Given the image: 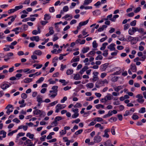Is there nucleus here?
<instances>
[{"label": "nucleus", "instance_id": "f257e3e1", "mask_svg": "<svg viewBox=\"0 0 146 146\" xmlns=\"http://www.w3.org/2000/svg\"><path fill=\"white\" fill-rule=\"evenodd\" d=\"M66 106L65 104H58L56 106L55 112L58 113L59 111V110L65 108Z\"/></svg>", "mask_w": 146, "mask_h": 146}, {"label": "nucleus", "instance_id": "f03ea898", "mask_svg": "<svg viewBox=\"0 0 146 146\" xmlns=\"http://www.w3.org/2000/svg\"><path fill=\"white\" fill-rule=\"evenodd\" d=\"M136 98H137L136 101L139 103L143 104L144 102V99L141 94H138L136 96Z\"/></svg>", "mask_w": 146, "mask_h": 146}, {"label": "nucleus", "instance_id": "7ed1b4c3", "mask_svg": "<svg viewBox=\"0 0 146 146\" xmlns=\"http://www.w3.org/2000/svg\"><path fill=\"white\" fill-rule=\"evenodd\" d=\"M13 106L11 104H8L5 108V109H7L6 113L8 115H9L10 113L13 111Z\"/></svg>", "mask_w": 146, "mask_h": 146}, {"label": "nucleus", "instance_id": "20e7f679", "mask_svg": "<svg viewBox=\"0 0 146 146\" xmlns=\"http://www.w3.org/2000/svg\"><path fill=\"white\" fill-rule=\"evenodd\" d=\"M109 64L108 63H105L101 65L100 67V71L102 72L105 71Z\"/></svg>", "mask_w": 146, "mask_h": 146}, {"label": "nucleus", "instance_id": "39448f33", "mask_svg": "<svg viewBox=\"0 0 146 146\" xmlns=\"http://www.w3.org/2000/svg\"><path fill=\"white\" fill-rule=\"evenodd\" d=\"M137 28L132 27V29L130 28L128 31V33L130 35H132L134 33L137 31Z\"/></svg>", "mask_w": 146, "mask_h": 146}, {"label": "nucleus", "instance_id": "423d86ee", "mask_svg": "<svg viewBox=\"0 0 146 146\" xmlns=\"http://www.w3.org/2000/svg\"><path fill=\"white\" fill-rule=\"evenodd\" d=\"M102 137L98 135L95 136L94 139V141L95 143H98L102 141Z\"/></svg>", "mask_w": 146, "mask_h": 146}, {"label": "nucleus", "instance_id": "0eeeda50", "mask_svg": "<svg viewBox=\"0 0 146 146\" xmlns=\"http://www.w3.org/2000/svg\"><path fill=\"white\" fill-rule=\"evenodd\" d=\"M5 82H3V84L0 85V87L3 90H5L10 86V85L7 84L5 83Z\"/></svg>", "mask_w": 146, "mask_h": 146}, {"label": "nucleus", "instance_id": "6e6552de", "mask_svg": "<svg viewBox=\"0 0 146 146\" xmlns=\"http://www.w3.org/2000/svg\"><path fill=\"white\" fill-rule=\"evenodd\" d=\"M48 29L49 30V32L47 33L45 35V36L46 37H48L51 35H53L54 32V30H53V28L52 27H50Z\"/></svg>", "mask_w": 146, "mask_h": 146}, {"label": "nucleus", "instance_id": "1a4fd4ad", "mask_svg": "<svg viewBox=\"0 0 146 146\" xmlns=\"http://www.w3.org/2000/svg\"><path fill=\"white\" fill-rule=\"evenodd\" d=\"M58 92V90H50L49 91L50 93H53L54 94H49V95L50 96V97H52V98H54L57 95V92Z\"/></svg>", "mask_w": 146, "mask_h": 146}, {"label": "nucleus", "instance_id": "9d476101", "mask_svg": "<svg viewBox=\"0 0 146 146\" xmlns=\"http://www.w3.org/2000/svg\"><path fill=\"white\" fill-rule=\"evenodd\" d=\"M115 44L114 43H112L108 46V48L110 49V51L115 50V48L114 47Z\"/></svg>", "mask_w": 146, "mask_h": 146}, {"label": "nucleus", "instance_id": "9b49d317", "mask_svg": "<svg viewBox=\"0 0 146 146\" xmlns=\"http://www.w3.org/2000/svg\"><path fill=\"white\" fill-rule=\"evenodd\" d=\"M63 141L66 143V145L67 146H68L70 145V141L68 140V138L67 137H64L63 138Z\"/></svg>", "mask_w": 146, "mask_h": 146}, {"label": "nucleus", "instance_id": "f8f14e48", "mask_svg": "<svg viewBox=\"0 0 146 146\" xmlns=\"http://www.w3.org/2000/svg\"><path fill=\"white\" fill-rule=\"evenodd\" d=\"M37 101L38 102L42 103L44 101L42 100V97L40 95H38L36 97Z\"/></svg>", "mask_w": 146, "mask_h": 146}, {"label": "nucleus", "instance_id": "ddd939ff", "mask_svg": "<svg viewBox=\"0 0 146 146\" xmlns=\"http://www.w3.org/2000/svg\"><path fill=\"white\" fill-rule=\"evenodd\" d=\"M138 38L137 37H133L131 41V44H136L138 41Z\"/></svg>", "mask_w": 146, "mask_h": 146}, {"label": "nucleus", "instance_id": "4468645a", "mask_svg": "<svg viewBox=\"0 0 146 146\" xmlns=\"http://www.w3.org/2000/svg\"><path fill=\"white\" fill-rule=\"evenodd\" d=\"M30 39L31 41L35 40L36 42H38L39 40V37L38 36H33L30 37Z\"/></svg>", "mask_w": 146, "mask_h": 146}, {"label": "nucleus", "instance_id": "2eb2a0df", "mask_svg": "<svg viewBox=\"0 0 146 146\" xmlns=\"http://www.w3.org/2000/svg\"><path fill=\"white\" fill-rule=\"evenodd\" d=\"M130 69L133 72H136L137 69L135 65L133 64H131Z\"/></svg>", "mask_w": 146, "mask_h": 146}, {"label": "nucleus", "instance_id": "dca6fc26", "mask_svg": "<svg viewBox=\"0 0 146 146\" xmlns=\"http://www.w3.org/2000/svg\"><path fill=\"white\" fill-rule=\"evenodd\" d=\"M25 143L27 144V146H34V145H33L31 141V140L29 139H28L25 141Z\"/></svg>", "mask_w": 146, "mask_h": 146}, {"label": "nucleus", "instance_id": "f3484780", "mask_svg": "<svg viewBox=\"0 0 146 146\" xmlns=\"http://www.w3.org/2000/svg\"><path fill=\"white\" fill-rule=\"evenodd\" d=\"M80 60V57L79 56H77L76 58L74 57L71 60L70 62L72 63L73 62H78Z\"/></svg>", "mask_w": 146, "mask_h": 146}, {"label": "nucleus", "instance_id": "a211bd4d", "mask_svg": "<svg viewBox=\"0 0 146 146\" xmlns=\"http://www.w3.org/2000/svg\"><path fill=\"white\" fill-rule=\"evenodd\" d=\"M33 54L38 56H41L42 54V52L40 50H38L35 51L33 53Z\"/></svg>", "mask_w": 146, "mask_h": 146}, {"label": "nucleus", "instance_id": "6ab92c4d", "mask_svg": "<svg viewBox=\"0 0 146 146\" xmlns=\"http://www.w3.org/2000/svg\"><path fill=\"white\" fill-rule=\"evenodd\" d=\"M96 52L95 51L93 50L90 51L89 53H88L86 55V56L90 57V55L92 56H94Z\"/></svg>", "mask_w": 146, "mask_h": 146}, {"label": "nucleus", "instance_id": "aec40b11", "mask_svg": "<svg viewBox=\"0 0 146 146\" xmlns=\"http://www.w3.org/2000/svg\"><path fill=\"white\" fill-rule=\"evenodd\" d=\"M33 113L34 114L38 115L41 114V111L39 110H36L33 111Z\"/></svg>", "mask_w": 146, "mask_h": 146}, {"label": "nucleus", "instance_id": "412c9836", "mask_svg": "<svg viewBox=\"0 0 146 146\" xmlns=\"http://www.w3.org/2000/svg\"><path fill=\"white\" fill-rule=\"evenodd\" d=\"M104 145L105 146H110L111 144L110 140H108L104 143Z\"/></svg>", "mask_w": 146, "mask_h": 146}, {"label": "nucleus", "instance_id": "4be33fe9", "mask_svg": "<svg viewBox=\"0 0 146 146\" xmlns=\"http://www.w3.org/2000/svg\"><path fill=\"white\" fill-rule=\"evenodd\" d=\"M51 16L49 14H45L44 15V19L45 21H48L50 19Z\"/></svg>", "mask_w": 146, "mask_h": 146}, {"label": "nucleus", "instance_id": "5701e85b", "mask_svg": "<svg viewBox=\"0 0 146 146\" xmlns=\"http://www.w3.org/2000/svg\"><path fill=\"white\" fill-rule=\"evenodd\" d=\"M123 88V86H117L116 88H114V90L116 92H118L120 90L122 89Z\"/></svg>", "mask_w": 146, "mask_h": 146}, {"label": "nucleus", "instance_id": "b1692460", "mask_svg": "<svg viewBox=\"0 0 146 146\" xmlns=\"http://www.w3.org/2000/svg\"><path fill=\"white\" fill-rule=\"evenodd\" d=\"M105 97L106 99V101H107L108 100H111L113 96L110 94H108L106 96H105Z\"/></svg>", "mask_w": 146, "mask_h": 146}, {"label": "nucleus", "instance_id": "393cba45", "mask_svg": "<svg viewBox=\"0 0 146 146\" xmlns=\"http://www.w3.org/2000/svg\"><path fill=\"white\" fill-rule=\"evenodd\" d=\"M132 114V113L130 112V111L127 110L125 111V113L124 114V116H126L128 115H131Z\"/></svg>", "mask_w": 146, "mask_h": 146}, {"label": "nucleus", "instance_id": "a878e982", "mask_svg": "<svg viewBox=\"0 0 146 146\" xmlns=\"http://www.w3.org/2000/svg\"><path fill=\"white\" fill-rule=\"evenodd\" d=\"M32 81V79L29 78H26L24 80V83H29Z\"/></svg>", "mask_w": 146, "mask_h": 146}, {"label": "nucleus", "instance_id": "bb28decb", "mask_svg": "<svg viewBox=\"0 0 146 146\" xmlns=\"http://www.w3.org/2000/svg\"><path fill=\"white\" fill-rule=\"evenodd\" d=\"M12 17H13V18L11 19V21H9L8 23V25H11L12 23L14 21L15 18L17 17V16L16 15H14L12 16Z\"/></svg>", "mask_w": 146, "mask_h": 146}, {"label": "nucleus", "instance_id": "cd10ccee", "mask_svg": "<svg viewBox=\"0 0 146 146\" xmlns=\"http://www.w3.org/2000/svg\"><path fill=\"white\" fill-rule=\"evenodd\" d=\"M59 82L62 83L63 86L66 85L68 83V82H66L64 79H60L59 80Z\"/></svg>", "mask_w": 146, "mask_h": 146}, {"label": "nucleus", "instance_id": "c85d7f7f", "mask_svg": "<svg viewBox=\"0 0 146 146\" xmlns=\"http://www.w3.org/2000/svg\"><path fill=\"white\" fill-rule=\"evenodd\" d=\"M89 20L88 19L86 20L85 21L81 22H80L79 23L80 25L82 26L85 25H86L89 22Z\"/></svg>", "mask_w": 146, "mask_h": 146}, {"label": "nucleus", "instance_id": "c756f323", "mask_svg": "<svg viewBox=\"0 0 146 146\" xmlns=\"http://www.w3.org/2000/svg\"><path fill=\"white\" fill-rule=\"evenodd\" d=\"M89 49V48L88 47L86 48H84L82 50V51L83 53H85L87 52Z\"/></svg>", "mask_w": 146, "mask_h": 146}, {"label": "nucleus", "instance_id": "7c9ffc66", "mask_svg": "<svg viewBox=\"0 0 146 146\" xmlns=\"http://www.w3.org/2000/svg\"><path fill=\"white\" fill-rule=\"evenodd\" d=\"M69 17H70V19H68V20H70L72 18V17L71 15H69L68 14H66L65 16L62 17V18L66 19Z\"/></svg>", "mask_w": 146, "mask_h": 146}, {"label": "nucleus", "instance_id": "2f4dec72", "mask_svg": "<svg viewBox=\"0 0 146 146\" xmlns=\"http://www.w3.org/2000/svg\"><path fill=\"white\" fill-rule=\"evenodd\" d=\"M73 72V70L71 69H68L66 72V74L67 75H70L72 74Z\"/></svg>", "mask_w": 146, "mask_h": 146}, {"label": "nucleus", "instance_id": "473e14b6", "mask_svg": "<svg viewBox=\"0 0 146 146\" xmlns=\"http://www.w3.org/2000/svg\"><path fill=\"white\" fill-rule=\"evenodd\" d=\"M26 136L29 137L31 139H33L34 137L33 134H31L30 133H28L26 134Z\"/></svg>", "mask_w": 146, "mask_h": 146}, {"label": "nucleus", "instance_id": "72a5a7b5", "mask_svg": "<svg viewBox=\"0 0 146 146\" xmlns=\"http://www.w3.org/2000/svg\"><path fill=\"white\" fill-rule=\"evenodd\" d=\"M92 2V0H85L84 3V5H86L91 3Z\"/></svg>", "mask_w": 146, "mask_h": 146}, {"label": "nucleus", "instance_id": "f704fd0d", "mask_svg": "<svg viewBox=\"0 0 146 146\" xmlns=\"http://www.w3.org/2000/svg\"><path fill=\"white\" fill-rule=\"evenodd\" d=\"M44 79V78L43 77H41L39 79L36 81V84H39L42 82Z\"/></svg>", "mask_w": 146, "mask_h": 146}, {"label": "nucleus", "instance_id": "c9c22d12", "mask_svg": "<svg viewBox=\"0 0 146 146\" xmlns=\"http://www.w3.org/2000/svg\"><path fill=\"white\" fill-rule=\"evenodd\" d=\"M93 13L94 15H99L100 14V11L98 10H96L93 12Z\"/></svg>", "mask_w": 146, "mask_h": 146}, {"label": "nucleus", "instance_id": "e433bc0d", "mask_svg": "<svg viewBox=\"0 0 146 146\" xmlns=\"http://www.w3.org/2000/svg\"><path fill=\"white\" fill-rule=\"evenodd\" d=\"M94 84L92 83H88L86 85L87 87L89 88H92L94 86Z\"/></svg>", "mask_w": 146, "mask_h": 146}, {"label": "nucleus", "instance_id": "4c0bfd02", "mask_svg": "<svg viewBox=\"0 0 146 146\" xmlns=\"http://www.w3.org/2000/svg\"><path fill=\"white\" fill-rule=\"evenodd\" d=\"M23 7L22 5L17 6L15 7V9L16 11H17L20 9H22Z\"/></svg>", "mask_w": 146, "mask_h": 146}, {"label": "nucleus", "instance_id": "58836bf2", "mask_svg": "<svg viewBox=\"0 0 146 146\" xmlns=\"http://www.w3.org/2000/svg\"><path fill=\"white\" fill-rule=\"evenodd\" d=\"M146 111L145 108L144 107L141 108L139 111V112L141 113H144Z\"/></svg>", "mask_w": 146, "mask_h": 146}, {"label": "nucleus", "instance_id": "ea45409f", "mask_svg": "<svg viewBox=\"0 0 146 146\" xmlns=\"http://www.w3.org/2000/svg\"><path fill=\"white\" fill-rule=\"evenodd\" d=\"M135 114V113H134L133 114L132 116V118L134 120L138 119L139 118V117L138 115Z\"/></svg>", "mask_w": 146, "mask_h": 146}, {"label": "nucleus", "instance_id": "a19ab883", "mask_svg": "<svg viewBox=\"0 0 146 146\" xmlns=\"http://www.w3.org/2000/svg\"><path fill=\"white\" fill-rule=\"evenodd\" d=\"M6 132L4 130H2L0 131V134H3V138H5L6 137Z\"/></svg>", "mask_w": 146, "mask_h": 146}, {"label": "nucleus", "instance_id": "79ce46f5", "mask_svg": "<svg viewBox=\"0 0 146 146\" xmlns=\"http://www.w3.org/2000/svg\"><path fill=\"white\" fill-rule=\"evenodd\" d=\"M6 132L4 130H2L0 131V134H3V138H5L6 137Z\"/></svg>", "mask_w": 146, "mask_h": 146}, {"label": "nucleus", "instance_id": "37998d69", "mask_svg": "<svg viewBox=\"0 0 146 146\" xmlns=\"http://www.w3.org/2000/svg\"><path fill=\"white\" fill-rule=\"evenodd\" d=\"M80 75L78 74H76L74 75V79L76 80H78L80 79Z\"/></svg>", "mask_w": 146, "mask_h": 146}, {"label": "nucleus", "instance_id": "c03bdc74", "mask_svg": "<svg viewBox=\"0 0 146 146\" xmlns=\"http://www.w3.org/2000/svg\"><path fill=\"white\" fill-rule=\"evenodd\" d=\"M96 107L97 109H99L100 108H104V106L101 104H98L96 105Z\"/></svg>", "mask_w": 146, "mask_h": 146}, {"label": "nucleus", "instance_id": "a18cd8bd", "mask_svg": "<svg viewBox=\"0 0 146 146\" xmlns=\"http://www.w3.org/2000/svg\"><path fill=\"white\" fill-rule=\"evenodd\" d=\"M127 38L126 39V41L128 42L131 41V40H132V38H133V37L130 35L127 36Z\"/></svg>", "mask_w": 146, "mask_h": 146}, {"label": "nucleus", "instance_id": "49530a36", "mask_svg": "<svg viewBox=\"0 0 146 146\" xmlns=\"http://www.w3.org/2000/svg\"><path fill=\"white\" fill-rule=\"evenodd\" d=\"M108 50H105L104 51V53L102 54L105 57H107L108 54Z\"/></svg>", "mask_w": 146, "mask_h": 146}, {"label": "nucleus", "instance_id": "de8ad7c7", "mask_svg": "<svg viewBox=\"0 0 146 146\" xmlns=\"http://www.w3.org/2000/svg\"><path fill=\"white\" fill-rule=\"evenodd\" d=\"M82 131V129H79L75 132V134L76 135H78L81 133Z\"/></svg>", "mask_w": 146, "mask_h": 146}, {"label": "nucleus", "instance_id": "09e8293b", "mask_svg": "<svg viewBox=\"0 0 146 146\" xmlns=\"http://www.w3.org/2000/svg\"><path fill=\"white\" fill-rule=\"evenodd\" d=\"M82 106V105L80 103H77L74 106V107L76 108H78L81 107Z\"/></svg>", "mask_w": 146, "mask_h": 146}, {"label": "nucleus", "instance_id": "8fccbe9b", "mask_svg": "<svg viewBox=\"0 0 146 146\" xmlns=\"http://www.w3.org/2000/svg\"><path fill=\"white\" fill-rule=\"evenodd\" d=\"M22 27L23 29V30L24 31H26L27 30V29L28 28V26L27 25L25 24L23 25L22 26Z\"/></svg>", "mask_w": 146, "mask_h": 146}, {"label": "nucleus", "instance_id": "3c124183", "mask_svg": "<svg viewBox=\"0 0 146 146\" xmlns=\"http://www.w3.org/2000/svg\"><path fill=\"white\" fill-rule=\"evenodd\" d=\"M93 47L94 48H96L98 46V44L97 43L96 41L94 40L92 43Z\"/></svg>", "mask_w": 146, "mask_h": 146}, {"label": "nucleus", "instance_id": "603ef678", "mask_svg": "<svg viewBox=\"0 0 146 146\" xmlns=\"http://www.w3.org/2000/svg\"><path fill=\"white\" fill-rule=\"evenodd\" d=\"M58 124L57 122L55 120L53 121L51 123V125L52 127L56 126H57Z\"/></svg>", "mask_w": 146, "mask_h": 146}, {"label": "nucleus", "instance_id": "864d4df0", "mask_svg": "<svg viewBox=\"0 0 146 146\" xmlns=\"http://www.w3.org/2000/svg\"><path fill=\"white\" fill-rule=\"evenodd\" d=\"M115 127L114 126H112L111 128V133L113 135H115Z\"/></svg>", "mask_w": 146, "mask_h": 146}, {"label": "nucleus", "instance_id": "5fc2aeb1", "mask_svg": "<svg viewBox=\"0 0 146 146\" xmlns=\"http://www.w3.org/2000/svg\"><path fill=\"white\" fill-rule=\"evenodd\" d=\"M80 121V119L79 118H78L75 120L72 121V123H78Z\"/></svg>", "mask_w": 146, "mask_h": 146}, {"label": "nucleus", "instance_id": "6e6d98bb", "mask_svg": "<svg viewBox=\"0 0 146 146\" xmlns=\"http://www.w3.org/2000/svg\"><path fill=\"white\" fill-rule=\"evenodd\" d=\"M117 118L115 117H111L110 119H109V121L111 122H112V121H111V120H112L113 121H117Z\"/></svg>", "mask_w": 146, "mask_h": 146}, {"label": "nucleus", "instance_id": "4d7b16f0", "mask_svg": "<svg viewBox=\"0 0 146 146\" xmlns=\"http://www.w3.org/2000/svg\"><path fill=\"white\" fill-rule=\"evenodd\" d=\"M62 119V117L60 116H58L56 117L55 118L54 120L57 122V121H59Z\"/></svg>", "mask_w": 146, "mask_h": 146}, {"label": "nucleus", "instance_id": "13d9d810", "mask_svg": "<svg viewBox=\"0 0 146 146\" xmlns=\"http://www.w3.org/2000/svg\"><path fill=\"white\" fill-rule=\"evenodd\" d=\"M63 10L64 12H67L69 10V8L68 6H64L63 8Z\"/></svg>", "mask_w": 146, "mask_h": 146}, {"label": "nucleus", "instance_id": "bf43d9fd", "mask_svg": "<svg viewBox=\"0 0 146 146\" xmlns=\"http://www.w3.org/2000/svg\"><path fill=\"white\" fill-rule=\"evenodd\" d=\"M103 119L101 117H97L94 121H96L98 122H100L103 121Z\"/></svg>", "mask_w": 146, "mask_h": 146}, {"label": "nucleus", "instance_id": "052dcab7", "mask_svg": "<svg viewBox=\"0 0 146 146\" xmlns=\"http://www.w3.org/2000/svg\"><path fill=\"white\" fill-rule=\"evenodd\" d=\"M78 113H74L72 116V118H76L79 116Z\"/></svg>", "mask_w": 146, "mask_h": 146}, {"label": "nucleus", "instance_id": "680f3d73", "mask_svg": "<svg viewBox=\"0 0 146 146\" xmlns=\"http://www.w3.org/2000/svg\"><path fill=\"white\" fill-rule=\"evenodd\" d=\"M130 26L129 25L127 24H125L124 26V30H126Z\"/></svg>", "mask_w": 146, "mask_h": 146}, {"label": "nucleus", "instance_id": "e2e57ef3", "mask_svg": "<svg viewBox=\"0 0 146 146\" xmlns=\"http://www.w3.org/2000/svg\"><path fill=\"white\" fill-rule=\"evenodd\" d=\"M21 96V97L23 99H25L27 98V95L25 93H22Z\"/></svg>", "mask_w": 146, "mask_h": 146}, {"label": "nucleus", "instance_id": "0e129e2a", "mask_svg": "<svg viewBox=\"0 0 146 146\" xmlns=\"http://www.w3.org/2000/svg\"><path fill=\"white\" fill-rule=\"evenodd\" d=\"M103 57L101 55H99L97 56L95 58V60H101L103 59Z\"/></svg>", "mask_w": 146, "mask_h": 146}, {"label": "nucleus", "instance_id": "69168bd1", "mask_svg": "<svg viewBox=\"0 0 146 146\" xmlns=\"http://www.w3.org/2000/svg\"><path fill=\"white\" fill-rule=\"evenodd\" d=\"M141 8L140 7H137L136 9L134 11L135 13H137L139 12L141 10Z\"/></svg>", "mask_w": 146, "mask_h": 146}, {"label": "nucleus", "instance_id": "338daca9", "mask_svg": "<svg viewBox=\"0 0 146 146\" xmlns=\"http://www.w3.org/2000/svg\"><path fill=\"white\" fill-rule=\"evenodd\" d=\"M136 21L135 20L131 22L130 25L131 26H134L136 25Z\"/></svg>", "mask_w": 146, "mask_h": 146}, {"label": "nucleus", "instance_id": "774afa93", "mask_svg": "<svg viewBox=\"0 0 146 146\" xmlns=\"http://www.w3.org/2000/svg\"><path fill=\"white\" fill-rule=\"evenodd\" d=\"M49 11L50 13H53L55 11V9L53 7H50L49 9Z\"/></svg>", "mask_w": 146, "mask_h": 146}]
</instances>
